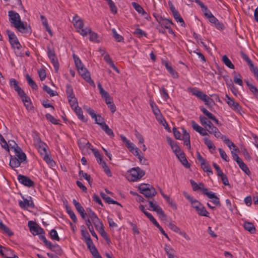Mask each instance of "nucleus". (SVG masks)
Segmentation results:
<instances>
[{"label":"nucleus","instance_id":"1","mask_svg":"<svg viewBox=\"0 0 258 258\" xmlns=\"http://www.w3.org/2000/svg\"><path fill=\"white\" fill-rule=\"evenodd\" d=\"M74 25L79 32L83 37L87 36V33L90 31V28H84V22L77 15H75L73 18Z\"/></svg>","mask_w":258,"mask_h":258},{"label":"nucleus","instance_id":"2","mask_svg":"<svg viewBox=\"0 0 258 258\" xmlns=\"http://www.w3.org/2000/svg\"><path fill=\"white\" fill-rule=\"evenodd\" d=\"M17 31L25 36L30 35L32 33L30 25L25 21H22L17 13Z\"/></svg>","mask_w":258,"mask_h":258},{"label":"nucleus","instance_id":"3","mask_svg":"<svg viewBox=\"0 0 258 258\" xmlns=\"http://www.w3.org/2000/svg\"><path fill=\"white\" fill-rule=\"evenodd\" d=\"M145 175V172L139 167L133 168L127 171L126 178L131 181H136Z\"/></svg>","mask_w":258,"mask_h":258},{"label":"nucleus","instance_id":"4","mask_svg":"<svg viewBox=\"0 0 258 258\" xmlns=\"http://www.w3.org/2000/svg\"><path fill=\"white\" fill-rule=\"evenodd\" d=\"M34 145L41 156L49 152L48 146L44 142L42 141L38 134H36L33 136Z\"/></svg>","mask_w":258,"mask_h":258},{"label":"nucleus","instance_id":"5","mask_svg":"<svg viewBox=\"0 0 258 258\" xmlns=\"http://www.w3.org/2000/svg\"><path fill=\"white\" fill-rule=\"evenodd\" d=\"M17 94L20 96L26 109L28 111L31 110L33 108V106L30 97L18 86H17Z\"/></svg>","mask_w":258,"mask_h":258},{"label":"nucleus","instance_id":"6","mask_svg":"<svg viewBox=\"0 0 258 258\" xmlns=\"http://www.w3.org/2000/svg\"><path fill=\"white\" fill-rule=\"evenodd\" d=\"M140 193L144 195L147 198H152L157 194L154 187L149 184H141L139 186Z\"/></svg>","mask_w":258,"mask_h":258},{"label":"nucleus","instance_id":"7","mask_svg":"<svg viewBox=\"0 0 258 258\" xmlns=\"http://www.w3.org/2000/svg\"><path fill=\"white\" fill-rule=\"evenodd\" d=\"M47 53L49 59L54 67L55 72L57 73L59 67V62L54 48L51 47L50 45H47Z\"/></svg>","mask_w":258,"mask_h":258},{"label":"nucleus","instance_id":"8","mask_svg":"<svg viewBox=\"0 0 258 258\" xmlns=\"http://www.w3.org/2000/svg\"><path fill=\"white\" fill-rule=\"evenodd\" d=\"M189 90L193 95L197 96L203 101L206 105H209L212 103V99L198 89L196 88H190Z\"/></svg>","mask_w":258,"mask_h":258},{"label":"nucleus","instance_id":"9","mask_svg":"<svg viewBox=\"0 0 258 258\" xmlns=\"http://www.w3.org/2000/svg\"><path fill=\"white\" fill-rule=\"evenodd\" d=\"M81 232V235L84 238L85 242L87 245V247L90 250V251L92 250L93 248H95L96 247L93 244V242L90 237V234L85 229V226H83L82 227Z\"/></svg>","mask_w":258,"mask_h":258},{"label":"nucleus","instance_id":"10","mask_svg":"<svg viewBox=\"0 0 258 258\" xmlns=\"http://www.w3.org/2000/svg\"><path fill=\"white\" fill-rule=\"evenodd\" d=\"M84 109L89 113L91 117L95 120V122L96 124H99L101 126V124L105 122L103 121V118L99 114H96L95 113L94 110L92 109L90 107L87 105H84L83 106Z\"/></svg>","mask_w":258,"mask_h":258},{"label":"nucleus","instance_id":"11","mask_svg":"<svg viewBox=\"0 0 258 258\" xmlns=\"http://www.w3.org/2000/svg\"><path fill=\"white\" fill-rule=\"evenodd\" d=\"M28 162L26 154L17 146V167L27 164Z\"/></svg>","mask_w":258,"mask_h":258},{"label":"nucleus","instance_id":"12","mask_svg":"<svg viewBox=\"0 0 258 258\" xmlns=\"http://www.w3.org/2000/svg\"><path fill=\"white\" fill-rule=\"evenodd\" d=\"M28 226L29 228L31 233L33 235H37L40 234H45V232L35 222L29 221L28 223Z\"/></svg>","mask_w":258,"mask_h":258},{"label":"nucleus","instance_id":"13","mask_svg":"<svg viewBox=\"0 0 258 258\" xmlns=\"http://www.w3.org/2000/svg\"><path fill=\"white\" fill-rule=\"evenodd\" d=\"M77 70L79 75H81L87 82L93 87L95 86L94 81L91 78L90 73L84 66Z\"/></svg>","mask_w":258,"mask_h":258},{"label":"nucleus","instance_id":"14","mask_svg":"<svg viewBox=\"0 0 258 258\" xmlns=\"http://www.w3.org/2000/svg\"><path fill=\"white\" fill-rule=\"evenodd\" d=\"M17 179L21 184L27 187H31L34 186V182L27 176L19 174L17 176Z\"/></svg>","mask_w":258,"mask_h":258},{"label":"nucleus","instance_id":"15","mask_svg":"<svg viewBox=\"0 0 258 258\" xmlns=\"http://www.w3.org/2000/svg\"><path fill=\"white\" fill-rule=\"evenodd\" d=\"M225 100L228 105L234 111L239 112L241 107L238 103L234 101V99L226 95Z\"/></svg>","mask_w":258,"mask_h":258},{"label":"nucleus","instance_id":"16","mask_svg":"<svg viewBox=\"0 0 258 258\" xmlns=\"http://www.w3.org/2000/svg\"><path fill=\"white\" fill-rule=\"evenodd\" d=\"M150 207L152 210L155 211L157 214L164 217L165 216L164 211L162 208L158 205L156 201H149Z\"/></svg>","mask_w":258,"mask_h":258},{"label":"nucleus","instance_id":"17","mask_svg":"<svg viewBox=\"0 0 258 258\" xmlns=\"http://www.w3.org/2000/svg\"><path fill=\"white\" fill-rule=\"evenodd\" d=\"M0 143L2 144V147L7 149L9 152L16 153V147L11 146V144L8 145L2 135H0Z\"/></svg>","mask_w":258,"mask_h":258},{"label":"nucleus","instance_id":"18","mask_svg":"<svg viewBox=\"0 0 258 258\" xmlns=\"http://www.w3.org/2000/svg\"><path fill=\"white\" fill-rule=\"evenodd\" d=\"M86 213L87 214V215L91 220L94 225H96V224H98L99 222H101V221L98 218L95 213L94 211H93L91 208H87Z\"/></svg>","mask_w":258,"mask_h":258},{"label":"nucleus","instance_id":"19","mask_svg":"<svg viewBox=\"0 0 258 258\" xmlns=\"http://www.w3.org/2000/svg\"><path fill=\"white\" fill-rule=\"evenodd\" d=\"M192 127L194 130L198 132L201 135L203 136L208 135V133L205 129L202 126H200L195 121H191Z\"/></svg>","mask_w":258,"mask_h":258},{"label":"nucleus","instance_id":"20","mask_svg":"<svg viewBox=\"0 0 258 258\" xmlns=\"http://www.w3.org/2000/svg\"><path fill=\"white\" fill-rule=\"evenodd\" d=\"M6 32L8 35L9 42L11 45V46L15 50L16 45V38L15 34L14 32H12L9 30H7Z\"/></svg>","mask_w":258,"mask_h":258},{"label":"nucleus","instance_id":"21","mask_svg":"<svg viewBox=\"0 0 258 258\" xmlns=\"http://www.w3.org/2000/svg\"><path fill=\"white\" fill-rule=\"evenodd\" d=\"M19 205L22 208L24 209L28 208H33L34 207L33 201L31 200L29 201L27 199H24L23 201H19Z\"/></svg>","mask_w":258,"mask_h":258},{"label":"nucleus","instance_id":"22","mask_svg":"<svg viewBox=\"0 0 258 258\" xmlns=\"http://www.w3.org/2000/svg\"><path fill=\"white\" fill-rule=\"evenodd\" d=\"M96 229L100 233V235L105 239H108V237L107 235V233L104 230V226L101 222L98 223V224H96V225H94Z\"/></svg>","mask_w":258,"mask_h":258},{"label":"nucleus","instance_id":"23","mask_svg":"<svg viewBox=\"0 0 258 258\" xmlns=\"http://www.w3.org/2000/svg\"><path fill=\"white\" fill-rule=\"evenodd\" d=\"M176 157L178 158V159L179 160L181 164L186 168H189L190 167V164L188 162L185 154L183 152H181L177 155H176Z\"/></svg>","mask_w":258,"mask_h":258},{"label":"nucleus","instance_id":"24","mask_svg":"<svg viewBox=\"0 0 258 258\" xmlns=\"http://www.w3.org/2000/svg\"><path fill=\"white\" fill-rule=\"evenodd\" d=\"M197 4L201 7L202 12H204L205 15L208 18L213 15L210 11L208 9L207 7L203 3H202L200 0H197Z\"/></svg>","mask_w":258,"mask_h":258},{"label":"nucleus","instance_id":"25","mask_svg":"<svg viewBox=\"0 0 258 258\" xmlns=\"http://www.w3.org/2000/svg\"><path fill=\"white\" fill-rule=\"evenodd\" d=\"M104 60L117 73H119L118 68L115 66L109 55L107 53L104 56Z\"/></svg>","mask_w":258,"mask_h":258},{"label":"nucleus","instance_id":"26","mask_svg":"<svg viewBox=\"0 0 258 258\" xmlns=\"http://www.w3.org/2000/svg\"><path fill=\"white\" fill-rule=\"evenodd\" d=\"M73 110H74L79 119L83 122L87 121V119L86 118L83 114V111L81 108L79 107V106L75 107L73 109Z\"/></svg>","mask_w":258,"mask_h":258},{"label":"nucleus","instance_id":"27","mask_svg":"<svg viewBox=\"0 0 258 258\" xmlns=\"http://www.w3.org/2000/svg\"><path fill=\"white\" fill-rule=\"evenodd\" d=\"M52 251L55 252L57 254L60 255L62 253V250L61 247L57 244H53L50 242V245H48L47 247Z\"/></svg>","mask_w":258,"mask_h":258},{"label":"nucleus","instance_id":"28","mask_svg":"<svg viewBox=\"0 0 258 258\" xmlns=\"http://www.w3.org/2000/svg\"><path fill=\"white\" fill-rule=\"evenodd\" d=\"M14 155H12L11 152H9L10 155V160L9 165L10 167L14 170L16 171V153L13 152Z\"/></svg>","mask_w":258,"mask_h":258},{"label":"nucleus","instance_id":"29","mask_svg":"<svg viewBox=\"0 0 258 258\" xmlns=\"http://www.w3.org/2000/svg\"><path fill=\"white\" fill-rule=\"evenodd\" d=\"M222 140L225 142L227 146L230 149H233L234 151H237L238 148L234 144L233 142L230 141V140L226 137H222Z\"/></svg>","mask_w":258,"mask_h":258},{"label":"nucleus","instance_id":"30","mask_svg":"<svg viewBox=\"0 0 258 258\" xmlns=\"http://www.w3.org/2000/svg\"><path fill=\"white\" fill-rule=\"evenodd\" d=\"M43 159L47 163L48 165L53 166L55 164V162L49 155V152L41 156Z\"/></svg>","mask_w":258,"mask_h":258},{"label":"nucleus","instance_id":"31","mask_svg":"<svg viewBox=\"0 0 258 258\" xmlns=\"http://www.w3.org/2000/svg\"><path fill=\"white\" fill-rule=\"evenodd\" d=\"M198 214L201 216L208 217L209 212L207 211L205 207L202 204L196 210Z\"/></svg>","mask_w":258,"mask_h":258},{"label":"nucleus","instance_id":"32","mask_svg":"<svg viewBox=\"0 0 258 258\" xmlns=\"http://www.w3.org/2000/svg\"><path fill=\"white\" fill-rule=\"evenodd\" d=\"M8 15L11 23L16 28V13L14 11H10Z\"/></svg>","mask_w":258,"mask_h":258},{"label":"nucleus","instance_id":"33","mask_svg":"<svg viewBox=\"0 0 258 258\" xmlns=\"http://www.w3.org/2000/svg\"><path fill=\"white\" fill-rule=\"evenodd\" d=\"M183 140L184 141V145L187 147L189 149L190 148V136L188 133L186 132V131L184 130L183 134Z\"/></svg>","mask_w":258,"mask_h":258},{"label":"nucleus","instance_id":"34","mask_svg":"<svg viewBox=\"0 0 258 258\" xmlns=\"http://www.w3.org/2000/svg\"><path fill=\"white\" fill-rule=\"evenodd\" d=\"M101 127L107 135L111 137H114V133L112 130L109 127L105 122H103V123L101 124Z\"/></svg>","mask_w":258,"mask_h":258},{"label":"nucleus","instance_id":"35","mask_svg":"<svg viewBox=\"0 0 258 258\" xmlns=\"http://www.w3.org/2000/svg\"><path fill=\"white\" fill-rule=\"evenodd\" d=\"M239 165L240 169L247 175L250 174V171L249 170L247 165L243 162L242 160L237 163Z\"/></svg>","mask_w":258,"mask_h":258},{"label":"nucleus","instance_id":"36","mask_svg":"<svg viewBox=\"0 0 258 258\" xmlns=\"http://www.w3.org/2000/svg\"><path fill=\"white\" fill-rule=\"evenodd\" d=\"M161 27L163 28H169V27L171 25H173V23L171 20H169L166 18H164L159 23Z\"/></svg>","mask_w":258,"mask_h":258},{"label":"nucleus","instance_id":"37","mask_svg":"<svg viewBox=\"0 0 258 258\" xmlns=\"http://www.w3.org/2000/svg\"><path fill=\"white\" fill-rule=\"evenodd\" d=\"M247 86L248 87L249 90L255 96L258 97V89L251 83H249L248 81H245Z\"/></svg>","mask_w":258,"mask_h":258},{"label":"nucleus","instance_id":"38","mask_svg":"<svg viewBox=\"0 0 258 258\" xmlns=\"http://www.w3.org/2000/svg\"><path fill=\"white\" fill-rule=\"evenodd\" d=\"M244 227L245 229L250 232L251 233H253L255 231V228L252 223L246 222L244 223Z\"/></svg>","mask_w":258,"mask_h":258},{"label":"nucleus","instance_id":"39","mask_svg":"<svg viewBox=\"0 0 258 258\" xmlns=\"http://www.w3.org/2000/svg\"><path fill=\"white\" fill-rule=\"evenodd\" d=\"M150 105L155 116L158 115H160V113H161L160 110L158 108L156 103H154V101L150 100Z\"/></svg>","mask_w":258,"mask_h":258},{"label":"nucleus","instance_id":"40","mask_svg":"<svg viewBox=\"0 0 258 258\" xmlns=\"http://www.w3.org/2000/svg\"><path fill=\"white\" fill-rule=\"evenodd\" d=\"M165 66L166 69L173 78H177L178 77V73L175 71L171 66H169L168 63H166Z\"/></svg>","mask_w":258,"mask_h":258},{"label":"nucleus","instance_id":"41","mask_svg":"<svg viewBox=\"0 0 258 258\" xmlns=\"http://www.w3.org/2000/svg\"><path fill=\"white\" fill-rule=\"evenodd\" d=\"M222 61L224 64L229 68L231 69H234V66L231 61L229 59L227 55H225L222 57Z\"/></svg>","mask_w":258,"mask_h":258},{"label":"nucleus","instance_id":"42","mask_svg":"<svg viewBox=\"0 0 258 258\" xmlns=\"http://www.w3.org/2000/svg\"><path fill=\"white\" fill-rule=\"evenodd\" d=\"M41 21H42V24L44 26L46 31H47L48 33L51 36H52V32L51 29H50V28H49V27L48 26V22H47V21L46 19L45 18L44 16H41Z\"/></svg>","mask_w":258,"mask_h":258},{"label":"nucleus","instance_id":"43","mask_svg":"<svg viewBox=\"0 0 258 258\" xmlns=\"http://www.w3.org/2000/svg\"><path fill=\"white\" fill-rule=\"evenodd\" d=\"M89 35V40L91 41L94 42H98V35L96 33L93 32L91 30V29L90 28V31L89 32H88L87 33V35Z\"/></svg>","mask_w":258,"mask_h":258},{"label":"nucleus","instance_id":"44","mask_svg":"<svg viewBox=\"0 0 258 258\" xmlns=\"http://www.w3.org/2000/svg\"><path fill=\"white\" fill-rule=\"evenodd\" d=\"M132 5L136 11L140 14L145 13V11L141 6L136 2H133Z\"/></svg>","mask_w":258,"mask_h":258},{"label":"nucleus","instance_id":"45","mask_svg":"<svg viewBox=\"0 0 258 258\" xmlns=\"http://www.w3.org/2000/svg\"><path fill=\"white\" fill-rule=\"evenodd\" d=\"M73 57L74 60V62L75 63V66H76L77 70H78L80 68L84 67V64L82 63L80 59L79 58V57L77 55H76L75 54H73Z\"/></svg>","mask_w":258,"mask_h":258},{"label":"nucleus","instance_id":"46","mask_svg":"<svg viewBox=\"0 0 258 258\" xmlns=\"http://www.w3.org/2000/svg\"><path fill=\"white\" fill-rule=\"evenodd\" d=\"M69 104L72 109L75 107H78V101L75 96L68 98Z\"/></svg>","mask_w":258,"mask_h":258},{"label":"nucleus","instance_id":"47","mask_svg":"<svg viewBox=\"0 0 258 258\" xmlns=\"http://www.w3.org/2000/svg\"><path fill=\"white\" fill-rule=\"evenodd\" d=\"M173 16L175 20L177 22L180 23L181 26H183L185 25V23L183 21V19H182L178 12H177L176 13L174 12V14H173Z\"/></svg>","mask_w":258,"mask_h":258},{"label":"nucleus","instance_id":"48","mask_svg":"<svg viewBox=\"0 0 258 258\" xmlns=\"http://www.w3.org/2000/svg\"><path fill=\"white\" fill-rule=\"evenodd\" d=\"M67 212L69 215L70 218L72 219L74 222L76 223L77 221V219L75 214L73 211L71 209V207L69 206L66 207Z\"/></svg>","mask_w":258,"mask_h":258},{"label":"nucleus","instance_id":"49","mask_svg":"<svg viewBox=\"0 0 258 258\" xmlns=\"http://www.w3.org/2000/svg\"><path fill=\"white\" fill-rule=\"evenodd\" d=\"M66 94L68 98L75 96L73 87L70 84H68L66 85Z\"/></svg>","mask_w":258,"mask_h":258},{"label":"nucleus","instance_id":"50","mask_svg":"<svg viewBox=\"0 0 258 258\" xmlns=\"http://www.w3.org/2000/svg\"><path fill=\"white\" fill-rule=\"evenodd\" d=\"M46 119L54 124H59V120L54 118L52 115L49 113H47L45 115Z\"/></svg>","mask_w":258,"mask_h":258},{"label":"nucleus","instance_id":"51","mask_svg":"<svg viewBox=\"0 0 258 258\" xmlns=\"http://www.w3.org/2000/svg\"><path fill=\"white\" fill-rule=\"evenodd\" d=\"M26 79L29 85L33 89L37 90L38 89L37 84L28 75H27Z\"/></svg>","mask_w":258,"mask_h":258},{"label":"nucleus","instance_id":"52","mask_svg":"<svg viewBox=\"0 0 258 258\" xmlns=\"http://www.w3.org/2000/svg\"><path fill=\"white\" fill-rule=\"evenodd\" d=\"M73 203L76 210H77V211L78 212V213L79 214H80L81 213H82L83 212H84L85 210H84V208L81 206V205L79 203V202L77 201L76 200L74 199L73 200Z\"/></svg>","mask_w":258,"mask_h":258},{"label":"nucleus","instance_id":"53","mask_svg":"<svg viewBox=\"0 0 258 258\" xmlns=\"http://www.w3.org/2000/svg\"><path fill=\"white\" fill-rule=\"evenodd\" d=\"M234 82L240 86H242L243 82L241 79V76L239 74H235L233 77Z\"/></svg>","mask_w":258,"mask_h":258},{"label":"nucleus","instance_id":"54","mask_svg":"<svg viewBox=\"0 0 258 258\" xmlns=\"http://www.w3.org/2000/svg\"><path fill=\"white\" fill-rule=\"evenodd\" d=\"M204 143L205 145L208 147L210 150L213 149L214 150L216 148L215 145L213 142L208 138H205L204 139Z\"/></svg>","mask_w":258,"mask_h":258},{"label":"nucleus","instance_id":"55","mask_svg":"<svg viewBox=\"0 0 258 258\" xmlns=\"http://www.w3.org/2000/svg\"><path fill=\"white\" fill-rule=\"evenodd\" d=\"M201 165L203 170L207 172L208 174L209 173H210L211 174L213 173V172L211 170V168L209 164L208 163H207L206 161Z\"/></svg>","mask_w":258,"mask_h":258},{"label":"nucleus","instance_id":"56","mask_svg":"<svg viewBox=\"0 0 258 258\" xmlns=\"http://www.w3.org/2000/svg\"><path fill=\"white\" fill-rule=\"evenodd\" d=\"M87 140L84 138L80 139L78 140V144L79 148L84 150L85 149Z\"/></svg>","mask_w":258,"mask_h":258},{"label":"nucleus","instance_id":"57","mask_svg":"<svg viewBox=\"0 0 258 258\" xmlns=\"http://www.w3.org/2000/svg\"><path fill=\"white\" fill-rule=\"evenodd\" d=\"M79 175L80 177H84L88 182L89 184H91V176L90 175L84 172L82 170H80L79 172Z\"/></svg>","mask_w":258,"mask_h":258},{"label":"nucleus","instance_id":"58","mask_svg":"<svg viewBox=\"0 0 258 258\" xmlns=\"http://www.w3.org/2000/svg\"><path fill=\"white\" fill-rule=\"evenodd\" d=\"M50 237L52 240L56 241L59 240V237L58 235L57 231L55 229H52L49 233Z\"/></svg>","mask_w":258,"mask_h":258},{"label":"nucleus","instance_id":"59","mask_svg":"<svg viewBox=\"0 0 258 258\" xmlns=\"http://www.w3.org/2000/svg\"><path fill=\"white\" fill-rule=\"evenodd\" d=\"M131 147L128 148V150L135 156H140V150L135 147V145L133 144L131 146Z\"/></svg>","mask_w":258,"mask_h":258},{"label":"nucleus","instance_id":"60","mask_svg":"<svg viewBox=\"0 0 258 258\" xmlns=\"http://www.w3.org/2000/svg\"><path fill=\"white\" fill-rule=\"evenodd\" d=\"M97 86L99 90L100 94H101L102 98H104L109 95L107 91L104 90L100 83H98Z\"/></svg>","mask_w":258,"mask_h":258},{"label":"nucleus","instance_id":"61","mask_svg":"<svg viewBox=\"0 0 258 258\" xmlns=\"http://www.w3.org/2000/svg\"><path fill=\"white\" fill-rule=\"evenodd\" d=\"M112 32L114 38L117 42H121L123 40V37L117 34L115 29H113Z\"/></svg>","mask_w":258,"mask_h":258},{"label":"nucleus","instance_id":"62","mask_svg":"<svg viewBox=\"0 0 258 258\" xmlns=\"http://www.w3.org/2000/svg\"><path fill=\"white\" fill-rule=\"evenodd\" d=\"M0 229L4 230V232L9 236L13 234V233L11 231V230L3 223H0Z\"/></svg>","mask_w":258,"mask_h":258},{"label":"nucleus","instance_id":"63","mask_svg":"<svg viewBox=\"0 0 258 258\" xmlns=\"http://www.w3.org/2000/svg\"><path fill=\"white\" fill-rule=\"evenodd\" d=\"M201 111L203 112V113L206 115L208 118L212 120L214 117H215L212 113L209 112L207 109H206L205 108H202Z\"/></svg>","mask_w":258,"mask_h":258},{"label":"nucleus","instance_id":"64","mask_svg":"<svg viewBox=\"0 0 258 258\" xmlns=\"http://www.w3.org/2000/svg\"><path fill=\"white\" fill-rule=\"evenodd\" d=\"M9 252H10V250L6 249L5 251H3L2 249H0V255H2L6 258H16L15 254H14L12 256H9Z\"/></svg>","mask_w":258,"mask_h":258}]
</instances>
